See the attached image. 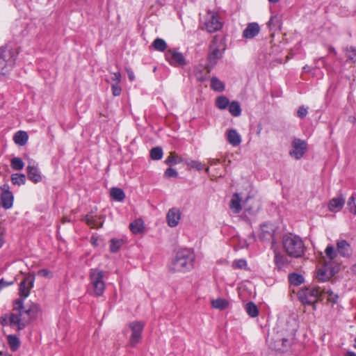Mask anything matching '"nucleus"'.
<instances>
[{
	"label": "nucleus",
	"mask_w": 356,
	"mask_h": 356,
	"mask_svg": "<svg viewBox=\"0 0 356 356\" xmlns=\"http://www.w3.org/2000/svg\"><path fill=\"white\" fill-rule=\"evenodd\" d=\"M34 281V275L29 274L20 282L19 288L20 298L14 300L11 313L0 316L1 325L15 327L17 331H20L37 317L40 311L37 304L31 303L26 306L24 305V299L29 296L30 291L33 287Z\"/></svg>",
	"instance_id": "1"
},
{
	"label": "nucleus",
	"mask_w": 356,
	"mask_h": 356,
	"mask_svg": "<svg viewBox=\"0 0 356 356\" xmlns=\"http://www.w3.org/2000/svg\"><path fill=\"white\" fill-rule=\"evenodd\" d=\"M225 49V41L222 38L215 36L209 47L207 64L202 70L199 67L195 69V76L199 81L202 82L207 79L211 70L216 66L218 60L223 57Z\"/></svg>",
	"instance_id": "2"
},
{
	"label": "nucleus",
	"mask_w": 356,
	"mask_h": 356,
	"mask_svg": "<svg viewBox=\"0 0 356 356\" xmlns=\"http://www.w3.org/2000/svg\"><path fill=\"white\" fill-rule=\"evenodd\" d=\"M195 255L190 249L178 251L172 261L171 270L173 272L186 273L194 268Z\"/></svg>",
	"instance_id": "3"
},
{
	"label": "nucleus",
	"mask_w": 356,
	"mask_h": 356,
	"mask_svg": "<svg viewBox=\"0 0 356 356\" xmlns=\"http://www.w3.org/2000/svg\"><path fill=\"white\" fill-rule=\"evenodd\" d=\"M282 245L284 251L291 257L300 258L305 254V244L302 238L297 235L285 234L282 238Z\"/></svg>",
	"instance_id": "4"
},
{
	"label": "nucleus",
	"mask_w": 356,
	"mask_h": 356,
	"mask_svg": "<svg viewBox=\"0 0 356 356\" xmlns=\"http://www.w3.org/2000/svg\"><path fill=\"white\" fill-rule=\"evenodd\" d=\"M18 51L10 47H0V73L6 74L14 67Z\"/></svg>",
	"instance_id": "5"
},
{
	"label": "nucleus",
	"mask_w": 356,
	"mask_h": 356,
	"mask_svg": "<svg viewBox=\"0 0 356 356\" xmlns=\"http://www.w3.org/2000/svg\"><path fill=\"white\" fill-rule=\"evenodd\" d=\"M321 296L320 287H307L302 289L298 293V297L303 305H313L316 309L315 304L318 302Z\"/></svg>",
	"instance_id": "6"
},
{
	"label": "nucleus",
	"mask_w": 356,
	"mask_h": 356,
	"mask_svg": "<svg viewBox=\"0 0 356 356\" xmlns=\"http://www.w3.org/2000/svg\"><path fill=\"white\" fill-rule=\"evenodd\" d=\"M104 272L99 268H91L90 270L89 278L94 293L96 296L103 295L105 290L104 281Z\"/></svg>",
	"instance_id": "7"
},
{
	"label": "nucleus",
	"mask_w": 356,
	"mask_h": 356,
	"mask_svg": "<svg viewBox=\"0 0 356 356\" xmlns=\"http://www.w3.org/2000/svg\"><path fill=\"white\" fill-rule=\"evenodd\" d=\"M260 230L259 239L264 242H269L272 247L274 246L277 243L275 238V227L274 225L264 222L260 225Z\"/></svg>",
	"instance_id": "8"
},
{
	"label": "nucleus",
	"mask_w": 356,
	"mask_h": 356,
	"mask_svg": "<svg viewBox=\"0 0 356 356\" xmlns=\"http://www.w3.org/2000/svg\"><path fill=\"white\" fill-rule=\"evenodd\" d=\"M144 326L145 324L142 321H133L129 324L131 330V335L129 339L131 346L134 347L140 342Z\"/></svg>",
	"instance_id": "9"
},
{
	"label": "nucleus",
	"mask_w": 356,
	"mask_h": 356,
	"mask_svg": "<svg viewBox=\"0 0 356 356\" xmlns=\"http://www.w3.org/2000/svg\"><path fill=\"white\" fill-rule=\"evenodd\" d=\"M339 266L336 265L332 267L331 264L326 263L325 266L318 269L316 278L321 282L329 280L336 273L339 271Z\"/></svg>",
	"instance_id": "10"
},
{
	"label": "nucleus",
	"mask_w": 356,
	"mask_h": 356,
	"mask_svg": "<svg viewBox=\"0 0 356 356\" xmlns=\"http://www.w3.org/2000/svg\"><path fill=\"white\" fill-rule=\"evenodd\" d=\"M292 149L289 151V155L296 159H300L305 154L307 149L305 141L295 138L291 143Z\"/></svg>",
	"instance_id": "11"
},
{
	"label": "nucleus",
	"mask_w": 356,
	"mask_h": 356,
	"mask_svg": "<svg viewBox=\"0 0 356 356\" xmlns=\"http://www.w3.org/2000/svg\"><path fill=\"white\" fill-rule=\"evenodd\" d=\"M204 25L208 32L214 33L222 28V24L219 20L217 14L209 12L207 14Z\"/></svg>",
	"instance_id": "12"
},
{
	"label": "nucleus",
	"mask_w": 356,
	"mask_h": 356,
	"mask_svg": "<svg viewBox=\"0 0 356 356\" xmlns=\"http://www.w3.org/2000/svg\"><path fill=\"white\" fill-rule=\"evenodd\" d=\"M166 60L172 66L181 67L186 64L183 54L175 50L169 49L165 54Z\"/></svg>",
	"instance_id": "13"
},
{
	"label": "nucleus",
	"mask_w": 356,
	"mask_h": 356,
	"mask_svg": "<svg viewBox=\"0 0 356 356\" xmlns=\"http://www.w3.org/2000/svg\"><path fill=\"white\" fill-rule=\"evenodd\" d=\"M1 201L2 207L5 209H10L13 205L14 196L13 193L10 191L8 184H4L0 187Z\"/></svg>",
	"instance_id": "14"
},
{
	"label": "nucleus",
	"mask_w": 356,
	"mask_h": 356,
	"mask_svg": "<svg viewBox=\"0 0 356 356\" xmlns=\"http://www.w3.org/2000/svg\"><path fill=\"white\" fill-rule=\"evenodd\" d=\"M181 219V212L178 208L172 207L170 209L166 215V220L169 227H176Z\"/></svg>",
	"instance_id": "15"
},
{
	"label": "nucleus",
	"mask_w": 356,
	"mask_h": 356,
	"mask_svg": "<svg viewBox=\"0 0 356 356\" xmlns=\"http://www.w3.org/2000/svg\"><path fill=\"white\" fill-rule=\"evenodd\" d=\"M338 254L345 258H350L353 250L350 245L344 239L337 240L336 242Z\"/></svg>",
	"instance_id": "16"
},
{
	"label": "nucleus",
	"mask_w": 356,
	"mask_h": 356,
	"mask_svg": "<svg viewBox=\"0 0 356 356\" xmlns=\"http://www.w3.org/2000/svg\"><path fill=\"white\" fill-rule=\"evenodd\" d=\"M259 26L256 22L249 23L243 31V37L246 39H252L259 34Z\"/></svg>",
	"instance_id": "17"
},
{
	"label": "nucleus",
	"mask_w": 356,
	"mask_h": 356,
	"mask_svg": "<svg viewBox=\"0 0 356 356\" xmlns=\"http://www.w3.org/2000/svg\"><path fill=\"white\" fill-rule=\"evenodd\" d=\"M345 202L346 199L342 195H340L337 197H334L329 202V210L332 212H337L342 209Z\"/></svg>",
	"instance_id": "18"
},
{
	"label": "nucleus",
	"mask_w": 356,
	"mask_h": 356,
	"mask_svg": "<svg viewBox=\"0 0 356 356\" xmlns=\"http://www.w3.org/2000/svg\"><path fill=\"white\" fill-rule=\"evenodd\" d=\"M29 179L34 183H38L42 180V175L39 169L34 165H29L26 168Z\"/></svg>",
	"instance_id": "19"
},
{
	"label": "nucleus",
	"mask_w": 356,
	"mask_h": 356,
	"mask_svg": "<svg viewBox=\"0 0 356 356\" xmlns=\"http://www.w3.org/2000/svg\"><path fill=\"white\" fill-rule=\"evenodd\" d=\"M282 25V17L279 15L271 16L268 22V26L271 31H280Z\"/></svg>",
	"instance_id": "20"
},
{
	"label": "nucleus",
	"mask_w": 356,
	"mask_h": 356,
	"mask_svg": "<svg viewBox=\"0 0 356 356\" xmlns=\"http://www.w3.org/2000/svg\"><path fill=\"white\" fill-rule=\"evenodd\" d=\"M227 140L233 146H237L241 143V138L235 129H229L227 133Z\"/></svg>",
	"instance_id": "21"
},
{
	"label": "nucleus",
	"mask_w": 356,
	"mask_h": 356,
	"mask_svg": "<svg viewBox=\"0 0 356 356\" xmlns=\"http://www.w3.org/2000/svg\"><path fill=\"white\" fill-rule=\"evenodd\" d=\"M129 228L133 234H140L143 232L145 229L144 222L140 218L136 219L135 220L130 223Z\"/></svg>",
	"instance_id": "22"
},
{
	"label": "nucleus",
	"mask_w": 356,
	"mask_h": 356,
	"mask_svg": "<svg viewBox=\"0 0 356 356\" xmlns=\"http://www.w3.org/2000/svg\"><path fill=\"white\" fill-rule=\"evenodd\" d=\"M275 343L277 344L275 345L274 348L280 352H284V351L287 350V349L292 344V339H289L282 338V339L276 340Z\"/></svg>",
	"instance_id": "23"
},
{
	"label": "nucleus",
	"mask_w": 356,
	"mask_h": 356,
	"mask_svg": "<svg viewBox=\"0 0 356 356\" xmlns=\"http://www.w3.org/2000/svg\"><path fill=\"white\" fill-rule=\"evenodd\" d=\"M29 139V136L26 131H18L13 137L14 142L20 146H24L26 144Z\"/></svg>",
	"instance_id": "24"
},
{
	"label": "nucleus",
	"mask_w": 356,
	"mask_h": 356,
	"mask_svg": "<svg viewBox=\"0 0 356 356\" xmlns=\"http://www.w3.org/2000/svg\"><path fill=\"white\" fill-rule=\"evenodd\" d=\"M82 220L86 221L87 225L91 228H99L102 227L103 225V222H99L96 218V216L92 215V213L86 215Z\"/></svg>",
	"instance_id": "25"
},
{
	"label": "nucleus",
	"mask_w": 356,
	"mask_h": 356,
	"mask_svg": "<svg viewBox=\"0 0 356 356\" xmlns=\"http://www.w3.org/2000/svg\"><path fill=\"white\" fill-rule=\"evenodd\" d=\"M274 261L277 268L281 269L288 264V258L280 252H275Z\"/></svg>",
	"instance_id": "26"
},
{
	"label": "nucleus",
	"mask_w": 356,
	"mask_h": 356,
	"mask_svg": "<svg viewBox=\"0 0 356 356\" xmlns=\"http://www.w3.org/2000/svg\"><path fill=\"white\" fill-rule=\"evenodd\" d=\"M7 342L9 345L10 350L13 352L17 351L20 347V340L19 339L15 334H9L7 336Z\"/></svg>",
	"instance_id": "27"
},
{
	"label": "nucleus",
	"mask_w": 356,
	"mask_h": 356,
	"mask_svg": "<svg viewBox=\"0 0 356 356\" xmlns=\"http://www.w3.org/2000/svg\"><path fill=\"white\" fill-rule=\"evenodd\" d=\"M229 207L235 213H238L241 211V198L238 193L233 195Z\"/></svg>",
	"instance_id": "28"
},
{
	"label": "nucleus",
	"mask_w": 356,
	"mask_h": 356,
	"mask_svg": "<svg viewBox=\"0 0 356 356\" xmlns=\"http://www.w3.org/2000/svg\"><path fill=\"white\" fill-rule=\"evenodd\" d=\"M111 196L118 202H122L125 198V194L122 189L113 187L111 189Z\"/></svg>",
	"instance_id": "29"
},
{
	"label": "nucleus",
	"mask_w": 356,
	"mask_h": 356,
	"mask_svg": "<svg viewBox=\"0 0 356 356\" xmlns=\"http://www.w3.org/2000/svg\"><path fill=\"white\" fill-rule=\"evenodd\" d=\"M247 314L252 318L257 317L259 315L257 306L253 302H248L245 306Z\"/></svg>",
	"instance_id": "30"
},
{
	"label": "nucleus",
	"mask_w": 356,
	"mask_h": 356,
	"mask_svg": "<svg viewBox=\"0 0 356 356\" xmlns=\"http://www.w3.org/2000/svg\"><path fill=\"white\" fill-rule=\"evenodd\" d=\"M229 111L232 116L238 117L241 113V108L239 103L236 101H233L229 104Z\"/></svg>",
	"instance_id": "31"
},
{
	"label": "nucleus",
	"mask_w": 356,
	"mask_h": 356,
	"mask_svg": "<svg viewBox=\"0 0 356 356\" xmlns=\"http://www.w3.org/2000/svg\"><path fill=\"white\" fill-rule=\"evenodd\" d=\"M211 88L217 92H222L225 90V84L216 77L211 79Z\"/></svg>",
	"instance_id": "32"
},
{
	"label": "nucleus",
	"mask_w": 356,
	"mask_h": 356,
	"mask_svg": "<svg viewBox=\"0 0 356 356\" xmlns=\"http://www.w3.org/2000/svg\"><path fill=\"white\" fill-rule=\"evenodd\" d=\"M11 181L14 185H23L26 183V176L22 173H15L11 175Z\"/></svg>",
	"instance_id": "33"
},
{
	"label": "nucleus",
	"mask_w": 356,
	"mask_h": 356,
	"mask_svg": "<svg viewBox=\"0 0 356 356\" xmlns=\"http://www.w3.org/2000/svg\"><path fill=\"white\" fill-rule=\"evenodd\" d=\"M289 282L294 286H299L304 282V277L298 273H291L289 275Z\"/></svg>",
	"instance_id": "34"
},
{
	"label": "nucleus",
	"mask_w": 356,
	"mask_h": 356,
	"mask_svg": "<svg viewBox=\"0 0 356 356\" xmlns=\"http://www.w3.org/2000/svg\"><path fill=\"white\" fill-rule=\"evenodd\" d=\"M325 253L326 257L330 259V263L334 261L338 254L337 249L335 250L334 246L332 245H328L326 247Z\"/></svg>",
	"instance_id": "35"
},
{
	"label": "nucleus",
	"mask_w": 356,
	"mask_h": 356,
	"mask_svg": "<svg viewBox=\"0 0 356 356\" xmlns=\"http://www.w3.org/2000/svg\"><path fill=\"white\" fill-rule=\"evenodd\" d=\"M229 302L225 299L218 298L212 300L211 305L215 309H225L227 307Z\"/></svg>",
	"instance_id": "36"
},
{
	"label": "nucleus",
	"mask_w": 356,
	"mask_h": 356,
	"mask_svg": "<svg viewBox=\"0 0 356 356\" xmlns=\"http://www.w3.org/2000/svg\"><path fill=\"white\" fill-rule=\"evenodd\" d=\"M229 104V101L225 96H220L216 99V106L220 110L225 109Z\"/></svg>",
	"instance_id": "37"
},
{
	"label": "nucleus",
	"mask_w": 356,
	"mask_h": 356,
	"mask_svg": "<svg viewBox=\"0 0 356 356\" xmlns=\"http://www.w3.org/2000/svg\"><path fill=\"white\" fill-rule=\"evenodd\" d=\"M10 166L14 170H21L24 168V163L19 157H14L10 160Z\"/></svg>",
	"instance_id": "38"
},
{
	"label": "nucleus",
	"mask_w": 356,
	"mask_h": 356,
	"mask_svg": "<svg viewBox=\"0 0 356 356\" xmlns=\"http://www.w3.org/2000/svg\"><path fill=\"white\" fill-rule=\"evenodd\" d=\"M152 46L154 49L159 51H164L167 47V44L165 41L161 38H156L154 40L152 43Z\"/></svg>",
	"instance_id": "39"
},
{
	"label": "nucleus",
	"mask_w": 356,
	"mask_h": 356,
	"mask_svg": "<svg viewBox=\"0 0 356 356\" xmlns=\"http://www.w3.org/2000/svg\"><path fill=\"white\" fill-rule=\"evenodd\" d=\"M150 156L153 160H160L163 156V149L160 147H156L150 150Z\"/></svg>",
	"instance_id": "40"
},
{
	"label": "nucleus",
	"mask_w": 356,
	"mask_h": 356,
	"mask_svg": "<svg viewBox=\"0 0 356 356\" xmlns=\"http://www.w3.org/2000/svg\"><path fill=\"white\" fill-rule=\"evenodd\" d=\"M165 162L168 165H176L182 162V159L173 153H170Z\"/></svg>",
	"instance_id": "41"
},
{
	"label": "nucleus",
	"mask_w": 356,
	"mask_h": 356,
	"mask_svg": "<svg viewBox=\"0 0 356 356\" xmlns=\"http://www.w3.org/2000/svg\"><path fill=\"white\" fill-rule=\"evenodd\" d=\"M347 205L350 212L356 215V197L355 194H353L348 199Z\"/></svg>",
	"instance_id": "42"
},
{
	"label": "nucleus",
	"mask_w": 356,
	"mask_h": 356,
	"mask_svg": "<svg viewBox=\"0 0 356 356\" xmlns=\"http://www.w3.org/2000/svg\"><path fill=\"white\" fill-rule=\"evenodd\" d=\"M122 244V240L111 239L110 241V251L117 252Z\"/></svg>",
	"instance_id": "43"
},
{
	"label": "nucleus",
	"mask_w": 356,
	"mask_h": 356,
	"mask_svg": "<svg viewBox=\"0 0 356 356\" xmlns=\"http://www.w3.org/2000/svg\"><path fill=\"white\" fill-rule=\"evenodd\" d=\"M346 51V55L348 60H349L352 62H355L356 61V49L353 47H347Z\"/></svg>",
	"instance_id": "44"
},
{
	"label": "nucleus",
	"mask_w": 356,
	"mask_h": 356,
	"mask_svg": "<svg viewBox=\"0 0 356 356\" xmlns=\"http://www.w3.org/2000/svg\"><path fill=\"white\" fill-rule=\"evenodd\" d=\"M247 266V262L245 259L236 260L233 263V267L236 268L243 269Z\"/></svg>",
	"instance_id": "45"
},
{
	"label": "nucleus",
	"mask_w": 356,
	"mask_h": 356,
	"mask_svg": "<svg viewBox=\"0 0 356 356\" xmlns=\"http://www.w3.org/2000/svg\"><path fill=\"white\" fill-rule=\"evenodd\" d=\"M322 293L328 294L327 300L329 302H334V303H335L337 302V300L338 299V296L334 294L332 291H325V290H323V291H321V293Z\"/></svg>",
	"instance_id": "46"
},
{
	"label": "nucleus",
	"mask_w": 356,
	"mask_h": 356,
	"mask_svg": "<svg viewBox=\"0 0 356 356\" xmlns=\"http://www.w3.org/2000/svg\"><path fill=\"white\" fill-rule=\"evenodd\" d=\"M164 175L168 178L177 177L178 176V172L174 168H168L166 169Z\"/></svg>",
	"instance_id": "47"
},
{
	"label": "nucleus",
	"mask_w": 356,
	"mask_h": 356,
	"mask_svg": "<svg viewBox=\"0 0 356 356\" xmlns=\"http://www.w3.org/2000/svg\"><path fill=\"white\" fill-rule=\"evenodd\" d=\"M112 93L113 96H120L122 92V88L119 84L112 83L111 84Z\"/></svg>",
	"instance_id": "48"
},
{
	"label": "nucleus",
	"mask_w": 356,
	"mask_h": 356,
	"mask_svg": "<svg viewBox=\"0 0 356 356\" xmlns=\"http://www.w3.org/2000/svg\"><path fill=\"white\" fill-rule=\"evenodd\" d=\"M187 165L188 166L193 168H195L198 170H201L203 168V165H202V163L197 161H190L189 162L187 163Z\"/></svg>",
	"instance_id": "49"
},
{
	"label": "nucleus",
	"mask_w": 356,
	"mask_h": 356,
	"mask_svg": "<svg viewBox=\"0 0 356 356\" xmlns=\"http://www.w3.org/2000/svg\"><path fill=\"white\" fill-rule=\"evenodd\" d=\"M307 113H308V108H305L304 106H302L299 107L298 112H297V115L300 118L302 119L305 117H306V115H307Z\"/></svg>",
	"instance_id": "50"
},
{
	"label": "nucleus",
	"mask_w": 356,
	"mask_h": 356,
	"mask_svg": "<svg viewBox=\"0 0 356 356\" xmlns=\"http://www.w3.org/2000/svg\"><path fill=\"white\" fill-rule=\"evenodd\" d=\"M111 80L113 82V83L119 84L121 81V74L119 72H114L112 74Z\"/></svg>",
	"instance_id": "51"
},
{
	"label": "nucleus",
	"mask_w": 356,
	"mask_h": 356,
	"mask_svg": "<svg viewBox=\"0 0 356 356\" xmlns=\"http://www.w3.org/2000/svg\"><path fill=\"white\" fill-rule=\"evenodd\" d=\"M38 275L41 277H50L51 272L47 269L43 268V269L38 270Z\"/></svg>",
	"instance_id": "52"
},
{
	"label": "nucleus",
	"mask_w": 356,
	"mask_h": 356,
	"mask_svg": "<svg viewBox=\"0 0 356 356\" xmlns=\"http://www.w3.org/2000/svg\"><path fill=\"white\" fill-rule=\"evenodd\" d=\"M13 284V282H6L4 280L3 278L0 280V291L5 288L6 286H8L10 285H12Z\"/></svg>",
	"instance_id": "53"
},
{
	"label": "nucleus",
	"mask_w": 356,
	"mask_h": 356,
	"mask_svg": "<svg viewBox=\"0 0 356 356\" xmlns=\"http://www.w3.org/2000/svg\"><path fill=\"white\" fill-rule=\"evenodd\" d=\"M126 72L127 73L129 79L131 81H133L134 80V79H135V76H134V72L131 69H129V68L126 69Z\"/></svg>",
	"instance_id": "54"
},
{
	"label": "nucleus",
	"mask_w": 356,
	"mask_h": 356,
	"mask_svg": "<svg viewBox=\"0 0 356 356\" xmlns=\"http://www.w3.org/2000/svg\"><path fill=\"white\" fill-rule=\"evenodd\" d=\"M4 243V238L3 233L0 231V248L2 247V245Z\"/></svg>",
	"instance_id": "55"
},
{
	"label": "nucleus",
	"mask_w": 356,
	"mask_h": 356,
	"mask_svg": "<svg viewBox=\"0 0 356 356\" xmlns=\"http://www.w3.org/2000/svg\"><path fill=\"white\" fill-rule=\"evenodd\" d=\"M328 51H329L330 54H333L334 55L337 54V51H336L335 49L332 46L329 47Z\"/></svg>",
	"instance_id": "56"
},
{
	"label": "nucleus",
	"mask_w": 356,
	"mask_h": 356,
	"mask_svg": "<svg viewBox=\"0 0 356 356\" xmlns=\"http://www.w3.org/2000/svg\"><path fill=\"white\" fill-rule=\"evenodd\" d=\"M344 356H356V353L353 351H348Z\"/></svg>",
	"instance_id": "57"
},
{
	"label": "nucleus",
	"mask_w": 356,
	"mask_h": 356,
	"mask_svg": "<svg viewBox=\"0 0 356 356\" xmlns=\"http://www.w3.org/2000/svg\"><path fill=\"white\" fill-rule=\"evenodd\" d=\"M351 270L356 274V264L352 266Z\"/></svg>",
	"instance_id": "58"
},
{
	"label": "nucleus",
	"mask_w": 356,
	"mask_h": 356,
	"mask_svg": "<svg viewBox=\"0 0 356 356\" xmlns=\"http://www.w3.org/2000/svg\"><path fill=\"white\" fill-rule=\"evenodd\" d=\"M0 356H11V355L7 353L0 352Z\"/></svg>",
	"instance_id": "59"
},
{
	"label": "nucleus",
	"mask_w": 356,
	"mask_h": 356,
	"mask_svg": "<svg viewBox=\"0 0 356 356\" xmlns=\"http://www.w3.org/2000/svg\"><path fill=\"white\" fill-rule=\"evenodd\" d=\"M268 1L272 3H276L279 0H268Z\"/></svg>",
	"instance_id": "60"
},
{
	"label": "nucleus",
	"mask_w": 356,
	"mask_h": 356,
	"mask_svg": "<svg viewBox=\"0 0 356 356\" xmlns=\"http://www.w3.org/2000/svg\"><path fill=\"white\" fill-rule=\"evenodd\" d=\"M354 341H355V343H354V348H356V338L355 339Z\"/></svg>",
	"instance_id": "61"
}]
</instances>
